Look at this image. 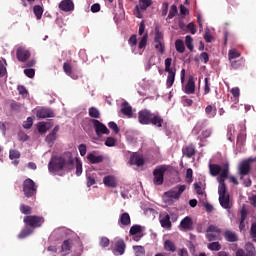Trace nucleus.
<instances>
[{"label":"nucleus","instance_id":"1","mask_svg":"<svg viewBox=\"0 0 256 256\" xmlns=\"http://www.w3.org/2000/svg\"><path fill=\"white\" fill-rule=\"evenodd\" d=\"M75 167V158L71 153L68 154V159L63 156H53L48 163L49 173H59V171H73Z\"/></svg>","mask_w":256,"mask_h":256},{"label":"nucleus","instance_id":"2","mask_svg":"<svg viewBox=\"0 0 256 256\" xmlns=\"http://www.w3.org/2000/svg\"><path fill=\"white\" fill-rule=\"evenodd\" d=\"M229 177V164H225L223 166L222 173L217 177V181L219 183L218 186V195H227V184H225V180Z\"/></svg>","mask_w":256,"mask_h":256},{"label":"nucleus","instance_id":"3","mask_svg":"<svg viewBox=\"0 0 256 256\" xmlns=\"http://www.w3.org/2000/svg\"><path fill=\"white\" fill-rule=\"evenodd\" d=\"M37 184L33 179L27 178L23 181L22 189L24 193V197H27V199H31V197H35L37 195Z\"/></svg>","mask_w":256,"mask_h":256},{"label":"nucleus","instance_id":"4","mask_svg":"<svg viewBox=\"0 0 256 256\" xmlns=\"http://www.w3.org/2000/svg\"><path fill=\"white\" fill-rule=\"evenodd\" d=\"M169 167L168 165H160L158 167H156L153 170V183L154 185H163V183L165 182V172L169 171Z\"/></svg>","mask_w":256,"mask_h":256},{"label":"nucleus","instance_id":"5","mask_svg":"<svg viewBox=\"0 0 256 256\" xmlns=\"http://www.w3.org/2000/svg\"><path fill=\"white\" fill-rule=\"evenodd\" d=\"M23 222L27 227L38 229L45 223V218L43 216L29 215L24 217Z\"/></svg>","mask_w":256,"mask_h":256},{"label":"nucleus","instance_id":"6","mask_svg":"<svg viewBox=\"0 0 256 256\" xmlns=\"http://www.w3.org/2000/svg\"><path fill=\"white\" fill-rule=\"evenodd\" d=\"M254 161H256V158H248L238 165V173L240 175V179H243V177L251 173V163Z\"/></svg>","mask_w":256,"mask_h":256},{"label":"nucleus","instance_id":"7","mask_svg":"<svg viewBox=\"0 0 256 256\" xmlns=\"http://www.w3.org/2000/svg\"><path fill=\"white\" fill-rule=\"evenodd\" d=\"M91 123L94 126L97 137H103V135H109V133H111L109 131V128H107V126L103 124L101 121L97 119H92Z\"/></svg>","mask_w":256,"mask_h":256},{"label":"nucleus","instance_id":"8","mask_svg":"<svg viewBox=\"0 0 256 256\" xmlns=\"http://www.w3.org/2000/svg\"><path fill=\"white\" fill-rule=\"evenodd\" d=\"M153 113L147 109L138 112V121L141 125H151Z\"/></svg>","mask_w":256,"mask_h":256},{"label":"nucleus","instance_id":"9","mask_svg":"<svg viewBox=\"0 0 256 256\" xmlns=\"http://www.w3.org/2000/svg\"><path fill=\"white\" fill-rule=\"evenodd\" d=\"M221 237V230L215 225H210L207 228L206 238L208 241H217Z\"/></svg>","mask_w":256,"mask_h":256},{"label":"nucleus","instance_id":"10","mask_svg":"<svg viewBox=\"0 0 256 256\" xmlns=\"http://www.w3.org/2000/svg\"><path fill=\"white\" fill-rule=\"evenodd\" d=\"M16 57L18 61H20L21 63H25V61H27V59L31 57V52L27 50V48L20 46L16 50Z\"/></svg>","mask_w":256,"mask_h":256},{"label":"nucleus","instance_id":"11","mask_svg":"<svg viewBox=\"0 0 256 256\" xmlns=\"http://www.w3.org/2000/svg\"><path fill=\"white\" fill-rule=\"evenodd\" d=\"M176 189H178V191L169 190L165 192L166 197H168L169 199H179V197H181V194L185 191V189H187V186L177 185Z\"/></svg>","mask_w":256,"mask_h":256},{"label":"nucleus","instance_id":"12","mask_svg":"<svg viewBox=\"0 0 256 256\" xmlns=\"http://www.w3.org/2000/svg\"><path fill=\"white\" fill-rule=\"evenodd\" d=\"M180 231H193V219L190 216L184 217L179 225Z\"/></svg>","mask_w":256,"mask_h":256},{"label":"nucleus","instance_id":"13","mask_svg":"<svg viewBox=\"0 0 256 256\" xmlns=\"http://www.w3.org/2000/svg\"><path fill=\"white\" fill-rule=\"evenodd\" d=\"M125 249H127V244H125V240L118 239L114 243V248L112 249L114 255H124Z\"/></svg>","mask_w":256,"mask_h":256},{"label":"nucleus","instance_id":"14","mask_svg":"<svg viewBox=\"0 0 256 256\" xmlns=\"http://www.w3.org/2000/svg\"><path fill=\"white\" fill-rule=\"evenodd\" d=\"M59 10L64 11V13L75 11V3H73L72 0H62L59 3Z\"/></svg>","mask_w":256,"mask_h":256},{"label":"nucleus","instance_id":"15","mask_svg":"<svg viewBox=\"0 0 256 256\" xmlns=\"http://www.w3.org/2000/svg\"><path fill=\"white\" fill-rule=\"evenodd\" d=\"M87 159L92 165H99V163H103V161H105V156L103 155L97 156V152L94 151L92 153L87 154Z\"/></svg>","mask_w":256,"mask_h":256},{"label":"nucleus","instance_id":"16","mask_svg":"<svg viewBox=\"0 0 256 256\" xmlns=\"http://www.w3.org/2000/svg\"><path fill=\"white\" fill-rule=\"evenodd\" d=\"M36 116L38 119H47V118L55 117V113L53 112V110L49 108H41L37 110Z\"/></svg>","mask_w":256,"mask_h":256},{"label":"nucleus","instance_id":"17","mask_svg":"<svg viewBox=\"0 0 256 256\" xmlns=\"http://www.w3.org/2000/svg\"><path fill=\"white\" fill-rule=\"evenodd\" d=\"M196 149L195 145L188 144L182 148L183 157H187V159H191V157H195Z\"/></svg>","mask_w":256,"mask_h":256},{"label":"nucleus","instance_id":"18","mask_svg":"<svg viewBox=\"0 0 256 256\" xmlns=\"http://www.w3.org/2000/svg\"><path fill=\"white\" fill-rule=\"evenodd\" d=\"M184 93H186V95H193V93H195V78L193 76L189 77L184 88Z\"/></svg>","mask_w":256,"mask_h":256},{"label":"nucleus","instance_id":"19","mask_svg":"<svg viewBox=\"0 0 256 256\" xmlns=\"http://www.w3.org/2000/svg\"><path fill=\"white\" fill-rule=\"evenodd\" d=\"M130 165H136V167H143L145 165V159L137 154H132L129 160Z\"/></svg>","mask_w":256,"mask_h":256},{"label":"nucleus","instance_id":"20","mask_svg":"<svg viewBox=\"0 0 256 256\" xmlns=\"http://www.w3.org/2000/svg\"><path fill=\"white\" fill-rule=\"evenodd\" d=\"M103 183L105 187H110L111 189H115L117 187V178L113 175H108L103 178Z\"/></svg>","mask_w":256,"mask_h":256},{"label":"nucleus","instance_id":"21","mask_svg":"<svg viewBox=\"0 0 256 256\" xmlns=\"http://www.w3.org/2000/svg\"><path fill=\"white\" fill-rule=\"evenodd\" d=\"M121 113L131 119L133 117V107L129 105V102H123L121 105Z\"/></svg>","mask_w":256,"mask_h":256},{"label":"nucleus","instance_id":"22","mask_svg":"<svg viewBox=\"0 0 256 256\" xmlns=\"http://www.w3.org/2000/svg\"><path fill=\"white\" fill-rule=\"evenodd\" d=\"M160 225L163 229H171V216L169 214H164L160 216Z\"/></svg>","mask_w":256,"mask_h":256},{"label":"nucleus","instance_id":"23","mask_svg":"<svg viewBox=\"0 0 256 256\" xmlns=\"http://www.w3.org/2000/svg\"><path fill=\"white\" fill-rule=\"evenodd\" d=\"M209 171L212 177H217L223 173V167L219 164H209Z\"/></svg>","mask_w":256,"mask_h":256},{"label":"nucleus","instance_id":"24","mask_svg":"<svg viewBox=\"0 0 256 256\" xmlns=\"http://www.w3.org/2000/svg\"><path fill=\"white\" fill-rule=\"evenodd\" d=\"M163 123H164V120H163V117H161V115L154 114V113L152 114L150 125L161 128L163 127Z\"/></svg>","mask_w":256,"mask_h":256},{"label":"nucleus","instance_id":"25","mask_svg":"<svg viewBox=\"0 0 256 256\" xmlns=\"http://www.w3.org/2000/svg\"><path fill=\"white\" fill-rule=\"evenodd\" d=\"M72 248H73V240L72 239H67V240L63 241L62 246H61L62 253H65V255H69Z\"/></svg>","mask_w":256,"mask_h":256},{"label":"nucleus","instance_id":"26","mask_svg":"<svg viewBox=\"0 0 256 256\" xmlns=\"http://www.w3.org/2000/svg\"><path fill=\"white\" fill-rule=\"evenodd\" d=\"M224 237L226 241H228L229 243H236V241H239V237L237 236V233L231 230H226L224 233Z\"/></svg>","mask_w":256,"mask_h":256},{"label":"nucleus","instance_id":"27","mask_svg":"<svg viewBox=\"0 0 256 256\" xmlns=\"http://www.w3.org/2000/svg\"><path fill=\"white\" fill-rule=\"evenodd\" d=\"M118 223H120L124 227L131 225V216H129V213H127V212L122 213L120 215Z\"/></svg>","mask_w":256,"mask_h":256},{"label":"nucleus","instance_id":"28","mask_svg":"<svg viewBox=\"0 0 256 256\" xmlns=\"http://www.w3.org/2000/svg\"><path fill=\"white\" fill-rule=\"evenodd\" d=\"M219 203L223 209H231L229 194L219 196Z\"/></svg>","mask_w":256,"mask_h":256},{"label":"nucleus","instance_id":"29","mask_svg":"<svg viewBox=\"0 0 256 256\" xmlns=\"http://www.w3.org/2000/svg\"><path fill=\"white\" fill-rule=\"evenodd\" d=\"M177 73V70L168 72L167 80H166V87L168 89H171L173 87V83H175V75Z\"/></svg>","mask_w":256,"mask_h":256},{"label":"nucleus","instance_id":"30","mask_svg":"<svg viewBox=\"0 0 256 256\" xmlns=\"http://www.w3.org/2000/svg\"><path fill=\"white\" fill-rule=\"evenodd\" d=\"M51 127H53V124H51V122H41L38 124V131L40 133H47L49 129H51Z\"/></svg>","mask_w":256,"mask_h":256},{"label":"nucleus","instance_id":"31","mask_svg":"<svg viewBox=\"0 0 256 256\" xmlns=\"http://www.w3.org/2000/svg\"><path fill=\"white\" fill-rule=\"evenodd\" d=\"M164 249L165 251H169L170 253H175L177 251V246H175V243L171 240H166L164 242Z\"/></svg>","mask_w":256,"mask_h":256},{"label":"nucleus","instance_id":"32","mask_svg":"<svg viewBox=\"0 0 256 256\" xmlns=\"http://www.w3.org/2000/svg\"><path fill=\"white\" fill-rule=\"evenodd\" d=\"M63 71L66 73V75H68V77L75 79V75H73V66H71V63L65 62L63 64Z\"/></svg>","mask_w":256,"mask_h":256},{"label":"nucleus","instance_id":"33","mask_svg":"<svg viewBox=\"0 0 256 256\" xmlns=\"http://www.w3.org/2000/svg\"><path fill=\"white\" fill-rule=\"evenodd\" d=\"M75 163H76V172L75 175L77 177H81L82 173H83V162H81V159L79 158H75L74 159Z\"/></svg>","mask_w":256,"mask_h":256},{"label":"nucleus","instance_id":"34","mask_svg":"<svg viewBox=\"0 0 256 256\" xmlns=\"http://www.w3.org/2000/svg\"><path fill=\"white\" fill-rule=\"evenodd\" d=\"M151 5H153V0H140L138 7H140L141 11H147Z\"/></svg>","mask_w":256,"mask_h":256},{"label":"nucleus","instance_id":"35","mask_svg":"<svg viewBox=\"0 0 256 256\" xmlns=\"http://www.w3.org/2000/svg\"><path fill=\"white\" fill-rule=\"evenodd\" d=\"M89 117H92V119H100L101 112H99V109L95 107H90L88 111Z\"/></svg>","mask_w":256,"mask_h":256},{"label":"nucleus","instance_id":"36","mask_svg":"<svg viewBox=\"0 0 256 256\" xmlns=\"http://www.w3.org/2000/svg\"><path fill=\"white\" fill-rule=\"evenodd\" d=\"M245 250L249 256H256L255 245H253V243L251 242L246 243Z\"/></svg>","mask_w":256,"mask_h":256},{"label":"nucleus","instance_id":"37","mask_svg":"<svg viewBox=\"0 0 256 256\" xmlns=\"http://www.w3.org/2000/svg\"><path fill=\"white\" fill-rule=\"evenodd\" d=\"M175 48L178 53H185V42L181 39L176 40Z\"/></svg>","mask_w":256,"mask_h":256},{"label":"nucleus","instance_id":"38","mask_svg":"<svg viewBox=\"0 0 256 256\" xmlns=\"http://www.w3.org/2000/svg\"><path fill=\"white\" fill-rule=\"evenodd\" d=\"M33 233V230L29 227H25L18 235V239H25Z\"/></svg>","mask_w":256,"mask_h":256},{"label":"nucleus","instance_id":"39","mask_svg":"<svg viewBox=\"0 0 256 256\" xmlns=\"http://www.w3.org/2000/svg\"><path fill=\"white\" fill-rule=\"evenodd\" d=\"M205 113H206V115H208V117H209L210 119H213V117H215V115H217V108H214V109H213V106L208 105V106L205 108Z\"/></svg>","mask_w":256,"mask_h":256},{"label":"nucleus","instance_id":"40","mask_svg":"<svg viewBox=\"0 0 256 256\" xmlns=\"http://www.w3.org/2000/svg\"><path fill=\"white\" fill-rule=\"evenodd\" d=\"M163 42V33L159 30V27H155V38L154 43H162Z\"/></svg>","mask_w":256,"mask_h":256},{"label":"nucleus","instance_id":"41","mask_svg":"<svg viewBox=\"0 0 256 256\" xmlns=\"http://www.w3.org/2000/svg\"><path fill=\"white\" fill-rule=\"evenodd\" d=\"M228 57H229V61H234V59L241 57V53H239L237 49H231L229 50Z\"/></svg>","mask_w":256,"mask_h":256},{"label":"nucleus","instance_id":"42","mask_svg":"<svg viewBox=\"0 0 256 256\" xmlns=\"http://www.w3.org/2000/svg\"><path fill=\"white\" fill-rule=\"evenodd\" d=\"M36 19H41L43 17V8L40 5H36L33 8Z\"/></svg>","mask_w":256,"mask_h":256},{"label":"nucleus","instance_id":"43","mask_svg":"<svg viewBox=\"0 0 256 256\" xmlns=\"http://www.w3.org/2000/svg\"><path fill=\"white\" fill-rule=\"evenodd\" d=\"M57 140V134L50 132L47 136H46V143H48V145H53L55 143V141Z\"/></svg>","mask_w":256,"mask_h":256},{"label":"nucleus","instance_id":"44","mask_svg":"<svg viewBox=\"0 0 256 256\" xmlns=\"http://www.w3.org/2000/svg\"><path fill=\"white\" fill-rule=\"evenodd\" d=\"M20 211L21 213H23V215H31L33 209L31 208V206H27L25 204H21L20 205Z\"/></svg>","mask_w":256,"mask_h":256},{"label":"nucleus","instance_id":"45","mask_svg":"<svg viewBox=\"0 0 256 256\" xmlns=\"http://www.w3.org/2000/svg\"><path fill=\"white\" fill-rule=\"evenodd\" d=\"M143 231V228L141 227V225H133L131 228H130V235H137L139 233H142Z\"/></svg>","mask_w":256,"mask_h":256},{"label":"nucleus","instance_id":"46","mask_svg":"<svg viewBox=\"0 0 256 256\" xmlns=\"http://www.w3.org/2000/svg\"><path fill=\"white\" fill-rule=\"evenodd\" d=\"M171 63H173V59H171V58H166L165 59V71H166V73L171 72V71H177V69L171 68Z\"/></svg>","mask_w":256,"mask_h":256},{"label":"nucleus","instance_id":"47","mask_svg":"<svg viewBox=\"0 0 256 256\" xmlns=\"http://www.w3.org/2000/svg\"><path fill=\"white\" fill-rule=\"evenodd\" d=\"M185 43H186V47L187 49H189V51H193L194 46H193V37L187 35L185 37Z\"/></svg>","mask_w":256,"mask_h":256},{"label":"nucleus","instance_id":"48","mask_svg":"<svg viewBox=\"0 0 256 256\" xmlns=\"http://www.w3.org/2000/svg\"><path fill=\"white\" fill-rule=\"evenodd\" d=\"M230 92L233 95L236 103H239V96L241 95V91L239 90V87L232 88Z\"/></svg>","mask_w":256,"mask_h":256},{"label":"nucleus","instance_id":"49","mask_svg":"<svg viewBox=\"0 0 256 256\" xmlns=\"http://www.w3.org/2000/svg\"><path fill=\"white\" fill-rule=\"evenodd\" d=\"M106 147H115L117 145V139L114 137H107L105 140Z\"/></svg>","mask_w":256,"mask_h":256},{"label":"nucleus","instance_id":"50","mask_svg":"<svg viewBox=\"0 0 256 256\" xmlns=\"http://www.w3.org/2000/svg\"><path fill=\"white\" fill-rule=\"evenodd\" d=\"M133 250L135 251L136 256L145 255V247L143 246H133Z\"/></svg>","mask_w":256,"mask_h":256},{"label":"nucleus","instance_id":"51","mask_svg":"<svg viewBox=\"0 0 256 256\" xmlns=\"http://www.w3.org/2000/svg\"><path fill=\"white\" fill-rule=\"evenodd\" d=\"M156 51H159L161 55L165 53V43L163 42H154Z\"/></svg>","mask_w":256,"mask_h":256},{"label":"nucleus","instance_id":"52","mask_svg":"<svg viewBox=\"0 0 256 256\" xmlns=\"http://www.w3.org/2000/svg\"><path fill=\"white\" fill-rule=\"evenodd\" d=\"M210 251H221V244L219 242H212L208 245Z\"/></svg>","mask_w":256,"mask_h":256},{"label":"nucleus","instance_id":"53","mask_svg":"<svg viewBox=\"0 0 256 256\" xmlns=\"http://www.w3.org/2000/svg\"><path fill=\"white\" fill-rule=\"evenodd\" d=\"M147 37H148V34H144L138 44V48L139 49H145V47H147Z\"/></svg>","mask_w":256,"mask_h":256},{"label":"nucleus","instance_id":"54","mask_svg":"<svg viewBox=\"0 0 256 256\" xmlns=\"http://www.w3.org/2000/svg\"><path fill=\"white\" fill-rule=\"evenodd\" d=\"M186 183H193V169L188 168L186 171Z\"/></svg>","mask_w":256,"mask_h":256},{"label":"nucleus","instance_id":"55","mask_svg":"<svg viewBox=\"0 0 256 256\" xmlns=\"http://www.w3.org/2000/svg\"><path fill=\"white\" fill-rule=\"evenodd\" d=\"M7 75V68L5 67V60H0V78Z\"/></svg>","mask_w":256,"mask_h":256},{"label":"nucleus","instance_id":"56","mask_svg":"<svg viewBox=\"0 0 256 256\" xmlns=\"http://www.w3.org/2000/svg\"><path fill=\"white\" fill-rule=\"evenodd\" d=\"M177 13H178L177 6L172 5L170 7V11H169L167 19H173V17H175V15H177Z\"/></svg>","mask_w":256,"mask_h":256},{"label":"nucleus","instance_id":"57","mask_svg":"<svg viewBox=\"0 0 256 256\" xmlns=\"http://www.w3.org/2000/svg\"><path fill=\"white\" fill-rule=\"evenodd\" d=\"M18 93L19 95H22V97H27L29 95V91H27V88L23 85L18 86Z\"/></svg>","mask_w":256,"mask_h":256},{"label":"nucleus","instance_id":"58","mask_svg":"<svg viewBox=\"0 0 256 256\" xmlns=\"http://www.w3.org/2000/svg\"><path fill=\"white\" fill-rule=\"evenodd\" d=\"M9 157L11 160L19 159V157H21V153L19 152V150H10Z\"/></svg>","mask_w":256,"mask_h":256},{"label":"nucleus","instance_id":"59","mask_svg":"<svg viewBox=\"0 0 256 256\" xmlns=\"http://www.w3.org/2000/svg\"><path fill=\"white\" fill-rule=\"evenodd\" d=\"M108 127L109 129H112V131H114V133L117 135V133H119L120 129L119 126L117 125V123H115L114 121H111L108 123Z\"/></svg>","mask_w":256,"mask_h":256},{"label":"nucleus","instance_id":"60","mask_svg":"<svg viewBox=\"0 0 256 256\" xmlns=\"http://www.w3.org/2000/svg\"><path fill=\"white\" fill-rule=\"evenodd\" d=\"M128 44L130 47H136L137 46V35L133 34L129 39H128Z\"/></svg>","mask_w":256,"mask_h":256},{"label":"nucleus","instance_id":"61","mask_svg":"<svg viewBox=\"0 0 256 256\" xmlns=\"http://www.w3.org/2000/svg\"><path fill=\"white\" fill-rule=\"evenodd\" d=\"M78 151H79L81 157H85V155H87V145L80 144L78 147Z\"/></svg>","mask_w":256,"mask_h":256},{"label":"nucleus","instance_id":"62","mask_svg":"<svg viewBox=\"0 0 256 256\" xmlns=\"http://www.w3.org/2000/svg\"><path fill=\"white\" fill-rule=\"evenodd\" d=\"M24 129H31L33 127V118L28 117L26 121L23 123Z\"/></svg>","mask_w":256,"mask_h":256},{"label":"nucleus","instance_id":"63","mask_svg":"<svg viewBox=\"0 0 256 256\" xmlns=\"http://www.w3.org/2000/svg\"><path fill=\"white\" fill-rule=\"evenodd\" d=\"M110 243H111V241L107 237H102L100 239V247H103V248L109 247Z\"/></svg>","mask_w":256,"mask_h":256},{"label":"nucleus","instance_id":"64","mask_svg":"<svg viewBox=\"0 0 256 256\" xmlns=\"http://www.w3.org/2000/svg\"><path fill=\"white\" fill-rule=\"evenodd\" d=\"M250 235L253 241L256 243V223H252L251 229H250Z\"/></svg>","mask_w":256,"mask_h":256}]
</instances>
